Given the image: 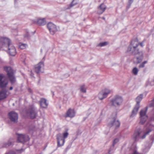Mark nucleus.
<instances>
[{
    "label": "nucleus",
    "mask_w": 154,
    "mask_h": 154,
    "mask_svg": "<svg viewBox=\"0 0 154 154\" xmlns=\"http://www.w3.org/2000/svg\"><path fill=\"white\" fill-rule=\"evenodd\" d=\"M139 44L137 42L133 41L128 47L127 52L131 54L136 55H138L136 57V60L134 61V63L138 64L140 63L142 61L143 58L144 52L143 51H140L137 47Z\"/></svg>",
    "instance_id": "1"
},
{
    "label": "nucleus",
    "mask_w": 154,
    "mask_h": 154,
    "mask_svg": "<svg viewBox=\"0 0 154 154\" xmlns=\"http://www.w3.org/2000/svg\"><path fill=\"white\" fill-rule=\"evenodd\" d=\"M7 44L9 54L11 56H14L16 54V49L15 47L10 42V40L6 37H1L0 39V50L2 46Z\"/></svg>",
    "instance_id": "2"
},
{
    "label": "nucleus",
    "mask_w": 154,
    "mask_h": 154,
    "mask_svg": "<svg viewBox=\"0 0 154 154\" xmlns=\"http://www.w3.org/2000/svg\"><path fill=\"white\" fill-rule=\"evenodd\" d=\"M4 70L7 72V76L12 85L16 82V77L15 75V72L11 67L4 66Z\"/></svg>",
    "instance_id": "3"
},
{
    "label": "nucleus",
    "mask_w": 154,
    "mask_h": 154,
    "mask_svg": "<svg viewBox=\"0 0 154 154\" xmlns=\"http://www.w3.org/2000/svg\"><path fill=\"white\" fill-rule=\"evenodd\" d=\"M63 137L60 133H59L56 135L58 147H61L64 145L65 141V139L68 137L69 133L66 131L63 133Z\"/></svg>",
    "instance_id": "4"
},
{
    "label": "nucleus",
    "mask_w": 154,
    "mask_h": 154,
    "mask_svg": "<svg viewBox=\"0 0 154 154\" xmlns=\"http://www.w3.org/2000/svg\"><path fill=\"white\" fill-rule=\"evenodd\" d=\"M143 94H141L138 96L136 98L137 104L132 111L131 114L130 116V118H133L137 114L140 107V103L143 99Z\"/></svg>",
    "instance_id": "5"
},
{
    "label": "nucleus",
    "mask_w": 154,
    "mask_h": 154,
    "mask_svg": "<svg viewBox=\"0 0 154 154\" xmlns=\"http://www.w3.org/2000/svg\"><path fill=\"white\" fill-rule=\"evenodd\" d=\"M123 101V99L122 97L118 95L115 96L110 100L111 105L115 107L120 106Z\"/></svg>",
    "instance_id": "6"
},
{
    "label": "nucleus",
    "mask_w": 154,
    "mask_h": 154,
    "mask_svg": "<svg viewBox=\"0 0 154 154\" xmlns=\"http://www.w3.org/2000/svg\"><path fill=\"white\" fill-rule=\"evenodd\" d=\"M151 131L152 130L151 129L148 128L146 130V131L144 132L143 135L141 136L140 132L138 130L136 131L134 134V138L135 141H138L140 139H144Z\"/></svg>",
    "instance_id": "7"
},
{
    "label": "nucleus",
    "mask_w": 154,
    "mask_h": 154,
    "mask_svg": "<svg viewBox=\"0 0 154 154\" xmlns=\"http://www.w3.org/2000/svg\"><path fill=\"white\" fill-rule=\"evenodd\" d=\"M108 121L107 126L109 128L113 127L115 129H117L120 127V122L118 120H116L115 117L109 118Z\"/></svg>",
    "instance_id": "8"
},
{
    "label": "nucleus",
    "mask_w": 154,
    "mask_h": 154,
    "mask_svg": "<svg viewBox=\"0 0 154 154\" xmlns=\"http://www.w3.org/2000/svg\"><path fill=\"white\" fill-rule=\"evenodd\" d=\"M26 113L27 115L30 116L31 118L33 119L36 116L37 111L36 110L35 108L32 105L30 106L29 109L26 110Z\"/></svg>",
    "instance_id": "9"
},
{
    "label": "nucleus",
    "mask_w": 154,
    "mask_h": 154,
    "mask_svg": "<svg viewBox=\"0 0 154 154\" xmlns=\"http://www.w3.org/2000/svg\"><path fill=\"white\" fill-rule=\"evenodd\" d=\"M8 117L11 122L16 123L18 121V115L14 111H12L8 114Z\"/></svg>",
    "instance_id": "10"
},
{
    "label": "nucleus",
    "mask_w": 154,
    "mask_h": 154,
    "mask_svg": "<svg viewBox=\"0 0 154 154\" xmlns=\"http://www.w3.org/2000/svg\"><path fill=\"white\" fill-rule=\"evenodd\" d=\"M18 137L17 141L23 144L25 142L28 141L29 140V136L26 134H17Z\"/></svg>",
    "instance_id": "11"
},
{
    "label": "nucleus",
    "mask_w": 154,
    "mask_h": 154,
    "mask_svg": "<svg viewBox=\"0 0 154 154\" xmlns=\"http://www.w3.org/2000/svg\"><path fill=\"white\" fill-rule=\"evenodd\" d=\"M47 27L50 34L52 35H54L57 31L56 25L52 22L48 23Z\"/></svg>",
    "instance_id": "12"
},
{
    "label": "nucleus",
    "mask_w": 154,
    "mask_h": 154,
    "mask_svg": "<svg viewBox=\"0 0 154 154\" xmlns=\"http://www.w3.org/2000/svg\"><path fill=\"white\" fill-rule=\"evenodd\" d=\"M8 84V80L5 75L3 74H0V88H5Z\"/></svg>",
    "instance_id": "13"
},
{
    "label": "nucleus",
    "mask_w": 154,
    "mask_h": 154,
    "mask_svg": "<svg viewBox=\"0 0 154 154\" xmlns=\"http://www.w3.org/2000/svg\"><path fill=\"white\" fill-rule=\"evenodd\" d=\"M150 139L152 140L151 142V145L149 146V144H147L144 146V147L142 149V153L140 154H146L148 152L149 149H150L153 143L154 142V134L153 135H151L150 138Z\"/></svg>",
    "instance_id": "14"
},
{
    "label": "nucleus",
    "mask_w": 154,
    "mask_h": 154,
    "mask_svg": "<svg viewBox=\"0 0 154 154\" xmlns=\"http://www.w3.org/2000/svg\"><path fill=\"white\" fill-rule=\"evenodd\" d=\"M110 93V91L108 89L103 91L99 93L98 94V97L100 100H102L106 98L108 94Z\"/></svg>",
    "instance_id": "15"
},
{
    "label": "nucleus",
    "mask_w": 154,
    "mask_h": 154,
    "mask_svg": "<svg viewBox=\"0 0 154 154\" xmlns=\"http://www.w3.org/2000/svg\"><path fill=\"white\" fill-rule=\"evenodd\" d=\"M44 66V63L41 61L38 64L36 65L35 67V71L37 73H39L41 72V69Z\"/></svg>",
    "instance_id": "16"
},
{
    "label": "nucleus",
    "mask_w": 154,
    "mask_h": 154,
    "mask_svg": "<svg viewBox=\"0 0 154 154\" xmlns=\"http://www.w3.org/2000/svg\"><path fill=\"white\" fill-rule=\"evenodd\" d=\"M75 116V112L73 109L69 108L67 111L66 117L73 118Z\"/></svg>",
    "instance_id": "17"
},
{
    "label": "nucleus",
    "mask_w": 154,
    "mask_h": 154,
    "mask_svg": "<svg viewBox=\"0 0 154 154\" xmlns=\"http://www.w3.org/2000/svg\"><path fill=\"white\" fill-rule=\"evenodd\" d=\"M41 107L43 108H46L48 106V103L47 100L44 98H41L39 101Z\"/></svg>",
    "instance_id": "18"
},
{
    "label": "nucleus",
    "mask_w": 154,
    "mask_h": 154,
    "mask_svg": "<svg viewBox=\"0 0 154 154\" xmlns=\"http://www.w3.org/2000/svg\"><path fill=\"white\" fill-rule=\"evenodd\" d=\"M106 7L103 3L101 4L98 8V13L99 14H102L105 10Z\"/></svg>",
    "instance_id": "19"
},
{
    "label": "nucleus",
    "mask_w": 154,
    "mask_h": 154,
    "mask_svg": "<svg viewBox=\"0 0 154 154\" xmlns=\"http://www.w3.org/2000/svg\"><path fill=\"white\" fill-rule=\"evenodd\" d=\"M148 107L146 106V107L141 110L140 112V118L143 117H145V116H148L146 115V113L147 111Z\"/></svg>",
    "instance_id": "20"
},
{
    "label": "nucleus",
    "mask_w": 154,
    "mask_h": 154,
    "mask_svg": "<svg viewBox=\"0 0 154 154\" xmlns=\"http://www.w3.org/2000/svg\"><path fill=\"white\" fill-rule=\"evenodd\" d=\"M37 24L39 26H43L46 24V21L45 18L39 19L36 22Z\"/></svg>",
    "instance_id": "21"
},
{
    "label": "nucleus",
    "mask_w": 154,
    "mask_h": 154,
    "mask_svg": "<svg viewBox=\"0 0 154 154\" xmlns=\"http://www.w3.org/2000/svg\"><path fill=\"white\" fill-rule=\"evenodd\" d=\"M6 92L5 91H0V100L4 99L7 97Z\"/></svg>",
    "instance_id": "22"
},
{
    "label": "nucleus",
    "mask_w": 154,
    "mask_h": 154,
    "mask_svg": "<svg viewBox=\"0 0 154 154\" xmlns=\"http://www.w3.org/2000/svg\"><path fill=\"white\" fill-rule=\"evenodd\" d=\"M12 144V142L10 141H8L7 143H4L3 146V147L7 148L11 146Z\"/></svg>",
    "instance_id": "23"
},
{
    "label": "nucleus",
    "mask_w": 154,
    "mask_h": 154,
    "mask_svg": "<svg viewBox=\"0 0 154 154\" xmlns=\"http://www.w3.org/2000/svg\"><path fill=\"white\" fill-rule=\"evenodd\" d=\"M86 88L85 85H81L80 87V90L81 92L83 93L86 92Z\"/></svg>",
    "instance_id": "24"
},
{
    "label": "nucleus",
    "mask_w": 154,
    "mask_h": 154,
    "mask_svg": "<svg viewBox=\"0 0 154 154\" xmlns=\"http://www.w3.org/2000/svg\"><path fill=\"white\" fill-rule=\"evenodd\" d=\"M140 123L141 124H144L148 118V116H145V117H143V118H140Z\"/></svg>",
    "instance_id": "25"
},
{
    "label": "nucleus",
    "mask_w": 154,
    "mask_h": 154,
    "mask_svg": "<svg viewBox=\"0 0 154 154\" xmlns=\"http://www.w3.org/2000/svg\"><path fill=\"white\" fill-rule=\"evenodd\" d=\"M78 2V0H73L70 5V8H71L77 4Z\"/></svg>",
    "instance_id": "26"
},
{
    "label": "nucleus",
    "mask_w": 154,
    "mask_h": 154,
    "mask_svg": "<svg viewBox=\"0 0 154 154\" xmlns=\"http://www.w3.org/2000/svg\"><path fill=\"white\" fill-rule=\"evenodd\" d=\"M132 73L135 75H136L137 74L138 70L137 68L135 67H134L132 70Z\"/></svg>",
    "instance_id": "27"
},
{
    "label": "nucleus",
    "mask_w": 154,
    "mask_h": 154,
    "mask_svg": "<svg viewBox=\"0 0 154 154\" xmlns=\"http://www.w3.org/2000/svg\"><path fill=\"white\" fill-rule=\"evenodd\" d=\"M147 62V61H144L139 66V68H143L144 67L145 65L146 64Z\"/></svg>",
    "instance_id": "28"
},
{
    "label": "nucleus",
    "mask_w": 154,
    "mask_h": 154,
    "mask_svg": "<svg viewBox=\"0 0 154 154\" xmlns=\"http://www.w3.org/2000/svg\"><path fill=\"white\" fill-rule=\"evenodd\" d=\"M107 44V42H103L100 43L99 44L98 46L100 47H102L106 45Z\"/></svg>",
    "instance_id": "29"
},
{
    "label": "nucleus",
    "mask_w": 154,
    "mask_h": 154,
    "mask_svg": "<svg viewBox=\"0 0 154 154\" xmlns=\"http://www.w3.org/2000/svg\"><path fill=\"white\" fill-rule=\"evenodd\" d=\"M119 141V140L118 138L115 139L113 141L112 143V147H113L115 144Z\"/></svg>",
    "instance_id": "30"
},
{
    "label": "nucleus",
    "mask_w": 154,
    "mask_h": 154,
    "mask_svg": "<svg viewBox=\"0 0 154 154\" xmlns=\"http://www.w3.org/2000/svg\"><path fill=\"white\" fill-rule=\"evenodd\" d=\"M24 37L27 39H29L30 38V36L29 33L28 32L27 33L24 35Z\"/></svg>",
    "instance_id": "31"
},
{
    "label": "nucleus",
    "mask_w": 154,
    "mask_h": 154,
    "mask_svg": "<svg viewBox=\"0 0 154 154\" xmlns=\"http://www.w3.org/2000/svg\"><path fill=\"white\" fill-rule=\"evenodd\" d=\"M133 1L134 0H128V8H129L130 7L131 4L133 3Z\"/></svg>",
    "instance_id": "32"
},
{
    "label": "nucleus",
    "mask_w": 154,
    "mask_h": 154,
    "mask_svg": "<svg viewBox=\"0 0 154 154\" xmlns=\"http://www.w3.org/2000/svg\"><path fill=\"white\" fill-rule=\"evenodd\" d=\"M150 107H154V99L151 101V102L149 105Z\"/></svg>",
    "instance_id": "33"
},
{
    "label": "nucleus",
    "mask_w": 154,
    "mask_h": 154,
    "mask_svg": "<svg viewBox=\"0 0 154 154\" xmlns=\"http://www.w3.org/2000/svg\"><path fill=\"white\" fill-rule=\"evenodd\" d=\"M26 45L25 44H22L20 46V48L22 49H24L25 47V45Z\"/></svg>",
    "instance_id": "34"
},
{
    "label": "nucleus",
    "mask_w": 154,
    "mask_h": 154,
    "mask_svg": "<svg viewBox=\"0 0 154 154\" xmlns=\"http://www.w3.org/2000/svg\"><path fill=\"white\" fill-rule=\"evenodd\" d=\"M134 41L137 42H138V43L139 44V45H140L141 47H143V46H144V45H143V42H140V44H139V43L138 42H137V41H135V40H133L131 42H132V41Z\"/></svg>",
    "instance_id": "35"
},
{
    "label": "nucleus",
    "mask_w": 154,
    "mask_h": 154,
    "mask_svg": "<svg viewBox=\"0 0 154 154\" xmlns=\"http://www.w3.org/2000/svg\"><path fill=\"white\" fill-rule=\"evenodd\" d=\"M24 151L23 149H20L17 150V151L18 152V153H21Z\"/></svg>",
    "instance_id": "36"
},
{
    "label": "nucleus",
    "mask_w": 154,
    "mask_h": 154,
    "mask_svg": "<svg viewBox=\"0 0 154 154\" xmlns=\"http://www.w3.org/2000/svg\"><path fill=\"white\" fill-rule=\"evenodd\" d=\"M5 154H16L13 151H10Z\"/></svg>",
    "instance_id": "37"
},
{
    "label": "nucleus",
    "mask_w": 154,
    "mask_h": 154,
    "mask_svg": "<svg viewBox=\"0 0 154 154\" xmlns=\"http://www.w3.org/2000/svg\"><path fill=\"white\" fill-rule=\"evenodd\" d=\"M132 154H139L136 151H134L133 153Z\"/></svg>",
    "instance_id": "38"
},
{
    "label": "nucleus",
    "mask_w": 154,
    "mask_h": 154,
    "mask_svg": "<svg viewBox=\"0 0 154 154\" xmlns=\"http://www.w3.org/2000/svg\"><path fill=\"white\" fill-rule=\"evenodd\" d=\"M33 75H34V74H33L32 73V72L31 71V74H30V75L32 77H33Z\"/></svg>",
    "instance_id": "39"
},
{
    "label": "nucleus",
    "mask_w": 154,
    "mask_h": 154,
    "mask_svg": "<svg viewBox=\"0 0 154 154\" xmlns=\"http://www.w3.org/2000/svg\"><path fill=\"white\" fill-rule=\"evenodd\" d=\"M13 89V87H11L9 88V90H12Z\"/></svg>",
    "instance_id": "40"
},
{
    "label": "nucleus",
    "mask_w": 154,
    "mask_h": 154,
    "mask_svg": "<svg viewBox=\"0 0 154 154\" xmlns=\"http://www.w3.org/2000/svg\"><path fill=\"white\" fill-rule=\"evenodd\" d=\"M87 119V117H85L84 118V121Z\"/></svg>",
    "instance_id": "41"
},
{
    "label": "nucleus",
    "mask_w": 154,
    "mask_h": 154,
    "mask_svg": "<svg viewBox=\"0 0 154 154\" xmlns=\"http://www.w3.org/2000/svg\"><path fill=\"white\" fill-rule=\"evenodd\" d=\"M102 18L104 20H105V17H103Z\"/></svg>",
    "instance_id": "42"
},
{
    "label": "nucleus",
    "mask_w": 154,
    "mask_h": 154,
    "mask_svg": "<svg viewBox=\"0 0 154 154\" xmlns=\"http://www.w3.org/2000/svg\"><path fill=\"white\" fill-rule=\"evenodd\" d=\"M110 151H111V150L110 149H109V154H110Z\"/></svg>",
    "instance_id": "43"
},
{
    "label": "nucleus",
    "mask_w": 154,
    "mask_h": 154,
    "mask_svg": "<svg viewBox=\"0 0 154 154\" xmlns=\"http://www.w3.org/2000/svg\"><path fill=\"white\" fill-rule=\"evenodd\" d=\"M40 51H41V53H42V49H41Z\"/></svg>",
    "instance_id": "44"
},
{
    "label": "nucleus",
    "mask_w": 154,
    "mask_h": 154,
    "mask_svg": "<svg viewBox=\"0 0 154 154\" xmlns=\"http://www.w3.org/2000/svg\"><path fill=\"white\" fill-rule=\"evenodd\" d=\"M35 32V31L33 33V34H34V33Z\"/></svg>",
    "instance_id": "45"
},
{
    "label": "nucleus",
    "mask_w": 154,
    "mask_h": 154,
    "mask_svg": "<svg viewBox=\"0 0 154 154\" xmlns=\"http://www.w3.org/2000/svg\"><path fill=\"white\" fill-rule=\"evenodd\" d=\"M153 121H154V119H153Z\"/></svg>",
    "instance_id": "46"
}]
</instances>
